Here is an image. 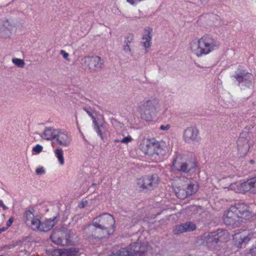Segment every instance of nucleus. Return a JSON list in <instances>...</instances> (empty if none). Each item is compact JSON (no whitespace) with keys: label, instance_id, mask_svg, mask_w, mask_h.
Masks as SVG:
<instances>
[{"label":"nucleus","instance_id":"9b49d317","mask_svg":"<svg viewBox=\"0 0 256 256\" xmlns=\"http://www.w3.org/2000/svg\"><path fill=\"white\" fill-rule=\"evenodd\" d=\"M224 223L226 225L231 226L233 227H238L240 225V216L236 213L235 208H230V210L224 214Z\"/></svg>","mask_w":256,"mask_h":256},{"label":"nucleus","instance_id":"ea45409f","mask_svg":"<svg viewBox=\"0 0 256 256\" xmlns=\"http://www.w3.org/2000/svg\"><path fill=\"white\" fill-rule=\"evenodd\" d=\"M252 180L254 187V190H252V192L254 193V192H256V176H254V177L252 178Z\"/></svg>","mask_w":256,"mask_h":256},{"label":"nucleus","instance_id":"f257e3e1","mask_svg":"<svg viewBox=\"0 0 256 256\" xmlns=\"http://www.w3.org/2000/svg\"><path fill=\"white\" fill-rule=\"evenodd\" d=\"M220 44L212 36L206 34L199 40H194L190 43V49L198 56L207 54L218 48Z\"/></svg>","mask_w":256,"mask_h":256},{"label":"nucleus","instance_id":"423d86ee","mask_svg":"<svg viewBox=\"0 0 256 256\" xmlns=\"http://www.w3.org/2000/svg\"><path fill=\"white\" fill-rule=\"evenodd\" d=\"M94 224L97 225L108 236L112 233L114 228L115 220L112 216L108 213L103 214L93 220Z\"/></svg>","mask_w":256,"mask_h":256},{"label":"nucleus","instance_id":"412c9836","mask_svg":"<svg viewBox=\"0 0 256 256\" xmlns=\"http://www.w3.org/2000/svg\"><path fill=\"white\" fill-rule=\"evenodd\" d=\"M64 231H54L52 232L50 238L54 244L64 246L67 244V242L66 240H64Z\"/></svg>","mask_w":256,"mask_h":256},{"label":"nucleus","instance_id":"473e14b6","mask_svg":"<svg viewBox=\"0 0 256 256\" xmlns=\"http://www.w3.org/2000/svg\"><path fill=\"white\" fill-rule=\"evenodd\" d=\"M12 62L15 65H16L19 68H24V62L22 59L14 58L12 59Z\"/></svg>","mask_w":256,"mask_h":256},{"label":"nucleus","instance_id":"aec40b11","mask_svg":"<svg viewBox=\"0 0 256 256\" xmlns=\"http://www.w3.org/2000/svg\"><path fill=\"white\" fill-rule=\"evenodd\" d=\"M196 228V226L194 224L191 222H187L176 226L174 230V233L176 234H179L182 233L193 231Z\"/></svg>","mask_w":256,"mask_h":256},{"label":"nucleus","instance_id":"dca6fc26","mask_svg":"<svg viewBox=\"0 0 256 256\" xmlns=\"http://www.w3.org/2000/svg\"><path fill=\"white\" fill-rule=\"evenodd\" d=\"M198 131L194 127L187 128L184 132V139L188 143L197 142Z\"/></svg>","mask_w":256,"mask_h":256},{"label":"nucleus","instance_id":"6ab92c4d","mask_svg":"<svg viewBox=\"0 0 256 256\" xmlns=\"http://www.w3.org/2000/svg\"><path fill=\"white\" fill-rule=\"evenodd\" d=\"M54 256H79V250L78 248L56 249L52 252Z\"/></svg>","mask_w":256,"mask_h":256},{"label":"nucleus","instance_id":"c03bdc74","mask_svg":"<svg viewBox=\"0 0 256 256\" xmlns=\"http://www.w3.org/2000/svg\"><path fill=\"white\" fill-rule=\"evenodd\" d=\"M250 254L252 256H256V246L251 250Z\"/></svg>","mask_w":256,"mask_h":256},{"label":"nucleus","instance_id":"c9c22d12","mask_svg":"<svg viewBox=\"0 0 256 256\" xmlns=\"http://www.w3.org/2000/svg\"><path fill=\"white\" fill-rule=\"evenodd\" d=\"M42 146L40 144L36 145L32 149V150L37 154H39L42 152Z\"/></svg>","mask_w":256,"mask_h":256},{"label":"nucleus","instance_id":"864d4df0","mask_svg":"<svg viewBox=\"0 0 256 256\" xmlns=\"http://www.w3.org/2000/svg\"><path fill=\"white\" fill-rule=\"evenodd\" d=\"M134 18H140V16H138V17L135 16V17H134Z\"/></svg>","mask_w":256,"mask_h":256},{"label":"nucleus","instance_id":"0eeeda50","mask_svg":"<svg viewBox=\"0 0 256 256\" xmlns=\"http://www.w3.org/2000/svg\"><path fill=\"white\" fill-rule=\"evenodd\" d=\"M147 250L146 246L136 242L130 244L128 248L120 249L115 256H145Z\"/></svg>","mask_w":256,"mask_h":256},{"label":"nucleus","instance_id":"1a4fd4ad","mask_svg":"<svg viewBox=\"0 0 256 256\" xmlns=\"http://www.w3.org/2000/svg\"><path fill=\"white\" fill-rule=\"evenodd\" d=\"M84 233L86 238L89 240L100 239L108 236L107 234H105L104 232L100 228L94 224L93 220L92 224L84 228Z\"/></svg>","mask_w":256,"mask_h":256},{"label":"nucleus","instance_id":"bb28decb","mask_svg":"<svg viewBox=\"0 0 256 256\" xmlns=\"http://www.w3.org/2000/svg\"><path fill=\"white\" fill-rule=\"evenodd\" d=\"M241 189L244 192L251 191L254 190V187L252 178L248 180L246 182L242 183L240 185Z\"/></svg>","mask_w":256,"mask_h":256},{"label":"nucleus","instance_id":"cd10ccee","mask_svg":"<svg viewBox=\"0 0 256 256\" xmlns=\"http://www.w3.org/2000/svg\"><path fill=\"white\" fill-rule=\"evenodd\" d=\"M26 225L31 227L34 230H39L40 226V221L38 218H34Z\"/></svg>","mask_w":256,"mask_h":256},{"label":"nucleus","instance_id":"49530a36","mask_svg":"<svg viewBox=\"0 0 256 256\" xmlns=\"http://www.w3.org/2000/svg\"><path fill=\"white\" fill-rule=\"evenodd\" d=\"M88 201L87 200H85L84 202H82V208H84L88 204Z\"/></svg>","mask_w":256,"mask_h":256},{"label":"nucleus","instance_id":"37998d69","mask_svg":"<svg viewBox=\"0 0 256 256\" xmlns=\"http://www.w3.org/2000/svg\"><path fill=\"white\" fill-rule=\"evenodd\" d=\"M13 221H14L13 218L10 217L9 218L8 220L6 222V226H8V227H9L12 225Z\"/></svg>","mask_w":256,"mask_h":256},{"label":"nucleus","instance_id":"ddd939ff","mask_svg":"<svg viewBox=\"0 0 256 256\" xmlns=\"http://www.w3.org/2000/svg\"><path fill=\"white\" fill-rule=\"evenodd\" d=\"M252 236V235L250 230H244L236 234L234 236L233 240L237 247L242 248L245 246Z\"/></svg>","mask_w":256,"mask_h":256},{"label":"nucleus","instance_id":"5701e85b","mask_svg":"<svg viewBox=\"0 0 256 256\" xmlns=\"http://www.w3.org/2000/svg\"><path fill=\"white\" fill-rule=\"evenodd\" d=\"M56 129L52 127H46L43 132L40 134V137L45 140H52L55 139Z\"/></svg>","mask_w":256,"mask_h":256},{"label":"nucleus","instance_id":"3c124183","mask_svg":"<svg viewBox=\"0 0 256 256\" xmlns=\"http://www.w3.org/2000/svg\"><path fill=\"white\" fill-rule=\"evenodd\" d=\"M202 2H206L208 0H200Z\"/></svg>","mask_w":256,"mask_h":256},{"label":"nucleus","instance_id":"393cba45","mask_svg":"<svg viewBox=\"0 0 256 256\" xmlns=\"http://www.w3.org/2000/svg\"><path fill=\"white\" fill-rule=\"evenodd\" d=\"M56 218L53 219H48L45 220L44 222H40V226L39 230L43 232H47L50 230L55 224L54 220Z\"/></svg>","mask_w":256,"mask_h":256},{"label":"nucleus","instance_id":"b1692460","mask_svg":"<svg viewBox=\"0 0 256 256\" xmlns=\"http://www.w3.org/2000/svg\"><path fill=\"white\" fill-rule=\"evenodd\" d=\"M152 29L146 30L145 33L143 35L142 43L146 48H150L151 46L152 39Z\"/></svg>","mask_w":256,"mask_h":256},{"label":"nucleus","instance_id":"a211bd4d","mask_svg":"<svg viewBox=\"0 0 256 256\" xmlns=\"http://www.w3.org/2000/svg\"><path fill=\"white\" fill-rule=\"evenodd\" d=\"M234 77L239 84L244 83V85L248 88H250L252 85L254 78L252 74L249 72H240L236 74Z\"/></svg>","mask_w":256,"mask_h":256},{"label":"nucleus","instance_id":"f03ea898","mask_svg":"<svg viewBox=\"0 0 256 256\" xmlns=\"http://www.w3.org/2000/svg\"><path fill=\"white\" fill-rule=\"evenodd\" d=\"M160 108L158 98L150 97L140 102L137 106V110L142 119L150 121L160 111Z\"/></svg>","mask_w":256,"mask_h":256},{"label":"nucleus","instance_id":"20e7f679","mask_svg":"<svg viewBox=\"0 0 256 256\" xmlns=\"http://www.w3.org/2000/svg\"><path fill=\"white\" fill-rule=\"evenodd\" d=\"M140 146L146 154L162 156L166 152V144L164 141L158 142L154 138L146 139L142 141Z\"/></svg>","mask_w":256,"mask_h":256},{"label":"nucleus","instance_id":"39448f33","mask_svg":"<svg viewBox=\"0 0 256 256\" xmlns=\"http://www.w3.org/2000/svg\"><path fill=\"white\" fill-rule=\"evenodd\" d=\"M172 166L174 170L186 173L196 168V164L194 160L187 159L185 156L177 154L174 158Z\"/></svg>","mask_w":256,"mask_h":256},{"label":"nucleus","instance_id":"58836bf2","mask_svg":"<svg viewBox=\"0 0 256 256\" xmlns=\"http://www.w3.org/2000/svg\"><path fill=\"white\" fill-rule=\"evenodd\" d=\"M36 172L38 175L44 174L45 173V170L43 167L38 168L36 169Z\"/></svg>","mask_w":256,"mask_h":256},{"label":"nucleus","instance_id":"4be33fe9","mask_svg":"<svg viewBox=\"0 0 256 256\" xmlns=\"http://www.w3.org/2000/svg\"><path fill=\"white\" fill-rule=\"evenodd\" d=\"M94 128L102 140L104 139V135L108 130L107 124L104 122H98L96 119L93 120Z\"/></svg>","mask_w":256,"mask_h":256},{"label":"nucleus","instance_id":"c85d7f7f","mask_svg":"<svg viewBox=\"0 0 256 256\" xmlns=\"http://www.w3.org/2000/svg\"><path fill=\"white\" fill-rule=\"evenodd\" d=\"M54 154L58 159L60 164L63 165L64 163L63 150L60 148H56L54 150Z\"/></svg>","mask_w":256,"mask_h":256},{"label":"nucleus","instance_id":"c756f323","mask_svg":"<svg viewBox=\"0 0 256 256\" xmlns=\"http://www.w3.org/2000/svg\"><path fill=\"white\" fill-rule=\"evenodd\" d=\"M232 208H235L236 210V213L241 215L244 211L248 210V206L244 204H237L234 206H232Z\"/></svg>","mask_w":256,"mask_h":256},{"label":"nucleus","instance_id":"603ef678","mask_svg":"<svg viewBox=\"0 0 256 256\" xmlns=\"http://www.w3.org/2000/svg\"><path fill=\"white\" fill-rule=\"evenodd\" d=\"M250 163L254 164V160H250Z\"/></svg>","mask_w":256,"mask_h":256},{"label":"nucleus","instance_id":"79ce46f5","mask_svg":"<svg viewBox=\"0 0 256 256\" xmlns=\"http://www.w3.org/2000/svg\"><path fill=\"white\" fill-rule=\"evenodd\" d=\"M170 128V126L169 124H166V126L162 125L160 126V129L161 130H169Z\"/></svg>","mask_w":256,"mask_h":256},{"label":"nucleus","instance_id":"6e6552de","mask_svg":"<svg viewBox=\"0 0 256 256\" xmlns=\"http://www.w3.org/2000/svg\"><path fill=\"white\" fill-rule=\"evenodd\" d=\"M206 242L208 245L210 246H215V244L218 242H224L226 241L229 235L226 230H218L216 232L208 234L206 236Z\"/></svg>","mask_w":256,"mask_h":256},{"label":"nucleus","instance_id":"7c9ffc66","mask_svg":"<svg viewBox=\"0 0 256 256\" xmlns=\"http://www.w3.org/2000/svg\"><path fill=\"white\" fill-rule=\"evenodd\" d=\"M240 216V222H242L243 220H250L252 218V213L250 212L248 210L244 211L242 214Z\"/></svg>","mask_w":256,"mask_h":256},{"label":"nucleus","instance_id":"2eb2a0df","mask_svg":"<svg viewBox=\"0 0 256 256\" xmlns=\"http://www.w3.org/2000/svg\"><path fill=\"white\" fill-rule=\"evenodd\" d=\"M14 27V24L12 21L0 20V36L4 38L9 36Z\"/></svg>","mask_w":256,"mask_h":256},{"label":"nucleus","instance_id":"5fc2aeb1","mask_svg":"<svg viewBox=\"0 0 256 256\" xmlns=\"http://www.w3.org/2000/svg\"><path fill=\"white\" fill-rule=\"evenodd\" d=\"M138 14H140L141 13L140 10H138Z\"/></svg>","mask_w":256,"mask_h":256},{"label":"nucleus","instance_id":"9d476101","mask_svg":"<svg viewBox=\"0 0 256 256\" xmlns=\"http://www.w3.org/2000/svg\"><path fill=\"white\" fill-rule=\"evenodd\" d=\"M84 62L86 67L91 72L100 71L103 66L104 61L100 56H87L84 58Z\"/></svg>","mask_w":256,"mask_h":256},{"label":"nucleus","instance_id":"a878e982","mask_svg":"<svg viewBox=\"0 0 256 256\" xmlns=\"http://www.w3.org/2000/svg\"><path fill=\"white\" fill-rule=\"evenodd\" d=\"M77 238V236L74 234L70 230L68 232H64V240H66L67 242L66 246L75 244L76 242L78 241Z\"/></svg>","mask_w":256,"mask_h":256},{"label":"nucleus","instance_id":"7ed1b4c3","mask_svg":"<svg viewBox=\"0 0 256 256\" xmlns=\"http://www.w3.org/2000/svg\"><path fill=\"white\" fill-rule=\"evenodd\" d=\"M173 189L176 196L184 200L188 196L195 194L198 190V186L193 180L183 178L174 182Z\"/></svg>","mask_w":256,"mask_h":256},{"label":"nucleus","instance_id":"8fccbe9b","mask_svg":"<svg viewBox=\"0 0 256 256\" xmlns=\"http://www.w3.org/2000/svg\"><path fill=\"white\" fill-rule=\"evenodd\" d=\"M114 142H120V140H114Z\"/></svg>","mask_w":256,"mask_h":256},{"label":"nucleus","instance_id":"4468645a","mask_svg":"<svg viewBox=\"0 0 256 256\" xmlns=\"http://www.w3.org/2000/svg\"><path fill=\"white\" fill-rule=\"evenodd\" d=\"M56 142L62 146L68 147L71 143L72 138L70 134L66 130L56 129Z\"/></svg>","mask_w":256,"mask_h":256},{"label":"nucleus","instance_id":"f3484780","mask_svg":"<svg viewBox=\"0 0 256 256\" xmlns=\"http://www.w3.org/2000/svg\"><path fill=\"white\" fill-rule=\"evenodd\" d=\"M238 152L240 156H245L250 148L249 140L242 136H240L237 142Z\"/></svg>","mask_w":256,"mask_h":256},{"label":"nucleus","instance_id":"de8ad7c7","mask_svg":"<svg viewBox=\"0 0 256 256\" xmlns=\"http://www.w3.org/2000/svg\"><path fill=\"white\" fill-rule=\"evenodd\" d=\"M6 230H7V228H6V227H3L2 228H0V234L6 231Z\"/></svg>","mask_w":256,"mask_h":256},{"label":"nucleus","instance_id":"a18cd8bd","mask_svg":"<svg viewBox=\"0 0 256 256\" xmlns=\"http://www.w3.org/2000/svg\"><path fill=\"white\" fill-rule=\"evenodd\" d=\"M0 206H2L3 209L4 210H7L8 209V207L6 206L3 203V202L2 200H0Z\"/></svg>","mask_w":256,"mask_h":256},{"label":"nucleus","instance_id":"72a5a7b5","mask_svg":"<svg viewBox=\"0 0 256 256\" xmlns=\"http://www.w3.org/2000/svg\"><path fill=\"white\" fill-rule=\"evenodd\" d=\"M123 50L124 51L126 54H128L130 56H132V51H131V49L130 48V46H129V44H124L123 46Z\"/></svg>","mask_w":256,"mask_h":256},{"label":"nucleus","instance_id":"09e8293b","mask_svg":"<svg viewBox=\"0 0 256 256\" xmlns=\"http://www.w3.org/2000/svg\"><path fill=\"white\" fill-rule=\"evenodd\" d=\"M215 18L216 20H218L220 19V17L218 16H215Z\"/></svg>","mask_w":256,"mask_h":256},{"label":"nucleus","instance_id":"f704fd0d","mask_svg":"<svg viewBox=\"0 0 256 256\" xmlns=\"http://www.w3.org/2000/svg\"><path fill=\"white\" fill-rule=\"evenodd\" d=\"M134 39V36L132 34H129L124 40V44H128L132 42Z\"/></svg>","mask_w":256,"mask_h":256},{"label":"nucleus","instance_id":"2f4dec72","mask_svg":"<svg viewBox=\"0 0 256 256\" xmlns=\"http://www.w3.org/2000/svg\"><path fill=\"white\" fill-rule=\"evenodd\" d=\"M25 222L27 224L28 222L32 220L34 217V214L30 210H27L24 213Z\"/></svg>","mask_w":256,"mask_h":256},{"label":"nucleus","instance_id":"f8f14e48","mask_svg":"<svg viewBox=\"0 0 256 256\" xmlns=\"http://www.w3.org/2000/svg\"><path fill=\"white\" fill-rule=\"evenodd\" d=\"M158 180V176L156 174H152L138 179V184L143 190H150L157 186Z\"/></svg>","mask_w":256,"mask_h":256},{"label":"nucleus","instance_id":"4c0bfd02","mask_svg":"<svg viewBox=\"0 0 256 256\" xmlns=\"http://www.w3.org/2000/svg\"><path fill=\"white\" fill-rule=\"evenodd\" d=\"M83 108L86 112L92 118V120H94V119H96L90 108H87L86 107H84Z\"/></svg>","mask_w":256,"mask_h":256},{"label":"nucleus","instance_id":"e433bc0d","mask_svg":"<svg viewBox=\"0 0 256 256\" xmlns=\"http://www.w3.org/2000/svg\"><path fill=\"white\" fill-rule=\"evenodd\" d=\"M132 140V138L130 136H128L120 140V142L124 144H128Z\"/></svg>","mask_w":256,"mask_h":256},{"label":"nucleus","instance_id":"a19ab883","mask_svg":"<svg viewBox=\"0 0 256 256\" xmlns=\"http://www.w3.org/2000/svg\"><path fill=\"white\" fill-rule=\"evenodd\" d=\"M60 54L62 55L63 57L65 59H68V54L64 50H61L60 52Z\"/></svg>","mask_w":256,"mask_h":256}]
</instances>
